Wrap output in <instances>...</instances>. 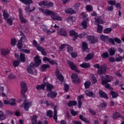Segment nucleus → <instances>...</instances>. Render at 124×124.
Masks as SVG:
<instances>
[{
    "mask_svg": "<svg viewBox=\"0 0 124 124\" xmlns=\"http://www.w3.org/2000/svg\"><path fill=\"white\" fill-rule=\"evenodd\" d=\"M39 6H44V8H49L54 6V4L52 2L48 3L47 1H42L39 3Z\"/></svg>",
    "mask_w": 124,
    "mask_h": 124,
    "instance_id": "3",
    "label": "nucleus"
},
{
    "mask_svg": "<svg viewBox=\"0 0 124 124\" xmlns=\"http://www.w3.org/2000/svg\"><path fill=\"white\" fill-rule=\"evenodd\" d=\"M32 124H37V116L33 115L31 118Z\"/></svg>",
    "mask_w": 124,
    "mask_h": 124,
    "instance_id": "22",
    "label": "nucleus"
},
{
    "mask_svg": "<svg viewBox=\"0 0 124 124\" xmlns=\"http://www.w3.org/2000/svg\"><path fill=\"white\" fill-rule=\"evenodd\" d=\"M68 46V45L64 44H62L61 45V46H60L59 48V51H62V50H63V49L64 48V47Z\"/></svg>",
    "mask_w": 124,
    "mask_h": 124,
    "instance_id": "55",
    "label": "nucleus"
},
{
    "mask_svg": "<svg viewBox=\"0 0 124 124\" xmlns=\"http://www.w3.org/2000/svg\"><path fill=\"white\" fill-rule=\"evenodd\" d=\"M70 35H71V36H75L73 40H76V39L77 38V34L76 33V32H75V31H74V30H71L70 31Z\"/></svg>",
    "mask_w": 124,
    "mask_h": 124,
    "instance_id": "25",
    "label": "nucleus"
},
{
    "mask_svg": "<svg viewBox=\"0 0 124 124\" xmlns=\"http://www.w3.org/2000/svg\"><path fill=\"white\" fill-rule=\"evenodd\" d=\"M35 66V65L33 64V63H31L30 66L28 67V68H27V70L28 73H30V74H33V72H32V68H34Z\"/></svg>",
    "mask_w": 124,
    "mask_h": 124,
    "instance_id": "11",
    "label": "nucleus"
},
{
    "mask_svg": "<svg viewBox=\"0 0 124 124\" xmlns=\"http://www.w3.org/2000/svg\"><path fill=\"white\" fill-rule=\"evenodd\" d=\"M3 16L4 19H7V18L9 17V14H8V13L6 11H3Z\"/></svg>",
    "mask_w": 124,
    "mask_h": 124,
    "instance_id": "48",
    "label": "nucleus"
},
{
    "mask_svg": "<svg viewBox=\"0 0 124 124\" xmlns=\"http://www.w3.org/2000/svg\"><path fill=\"white\" fill-rule=\"evenodd\" d=\"M108 51L109 52L110 56H114V55H115V53H116V50L115 49V48H108Z\"/></svg>",
    "mask_w": 124,
    "mask_h": 124,
    "instance_id": "32",
    "label": "nucleus"
},
{
    "mask_svg": "<svg viewBox=\"0 0 124 124\" xmlns=\"http://www.w3.org/2000/svg\"><path fill=\"white\" fill-rule=\"evenodd\" d=\"M100 38L102 41L105 42L106 43H108V41H109V39H108V37L105 36L104 35H101L100 36Z\"/></svg>",
    "mask_w": 124,
    "mask_h": 124,
    "instance_id": "23",
    "label": "nucleus"
},
{
    "mask_svg": "<svg viewBox=\"0 0 124 124\" xmlns=\"http://www.w3.org/2000/svg\"><path fill=\"white\" fill-rule=\"evenodd\" d=\"M120 117H121V114H120V113L118 112H115L113 115V119H114V120H116Z\"/></svg>",
    "mask_w": 124,
    "mask_h": 124,
    "instance_id": "45",
    "label": "nucleus"
},
{
    "mask_svg": "<svg viewBox=\"0 0 124 124\" xmlns=\"http://www.w3.org/2000/svg\"><path fill=\"white\" fill-rule=\"evenodd\" d=\"M39 10L42 13H44L46 16H50V17L54 12V11L48 9H43L42 8H39Z\"/></svg>",
    "mask_w": 124,
    "mask_h": 124,
    "instance_id": "4",
    "label": "nucleus"
},
{
    "mask_svg": "<svg viewBox=\"0 0 124 124\" xmlns=\"http://www.w3.org/2000/svg\"><path fill=\"white\" fill-rule=\"evenodd\" d=\"M111 79H112V78L111 77H109L108 75H106L105 78L104 77L102 78V85H105V88L109 89V90H111V87H110V85L107 83L111 82Z\"/></svg>",
    "mask_w": 124,
    "mask_h": 124,
    "instance_id": "1",
    "label": "nucleus"
},
{
    "mask_svg": "<svg viewBox=\"0 0 124 124\" xmlns=\"http://www.w3.org/2000/svg\"><path fill=\"white\" fill-rule=\"evenodd\" d=\"M99 93L101 97L106 98V99H108V98H109V97H108L107 94H106L104 92L102 91V90H99Z\"/></svg>",
    "mask_w": 124,
    "mask_h": 124,
    "instance_id": "17",
    "label": "nucleus"
},
{
    "mask_svg": "<svg viewBox=\"0 0 124 124\" xmlns=\"http://www.w3.org/2000/svg\"><path fill=\"white\" fill-rule=\"evenodd\" d=\"M34 60L36 63V64H34L35 66L36 67H37V66H39V64L41 63V60H40L39 56H36L34 57Z\"/></svg>",
    "mask_w": 124,
    "mask_h": 124,
    "instance_id": "15",
    "label": "nucleus"
},
{
    "mask_svg": "<svg viewBox=\"0 0 124 124\" xmlns=\"http://www.w3.org/2000/svg\"><path fill=\"white\" fill-rule=\"evenodd\" d=\"M57 92H56L55 91H53L47 94V96H48V97H51V98H55V97L57 96Z\"/></svg>",
    "mask_w": 124,
    "mask_h": 124,
    "instance_id": "18",
    "label": "nucleus"
},
{
    "mask_svg": "<svg viewBox=\"0 0 124 124\" xmlns=\"http://www.w3.org/2000/svg\"><path fill=\"white\" fill-rule=\"evenodd\" d=\"M5 115L3 114V112L2 111L0 110V121H3V120H5Z\"/></svg>",
    "mask_w": 124,
    "mask_h": 124,
    "instance_id": "40",
    "label": "nucleus"
},
{
    "mask_svg": "<svg viewBox=\"0 0 124 124\" xmlns=\"http://www.w3.org/2000/svg\"><path fill=\"white\" fill-rule=\"evenodd\" d=\"M67 52L69 53V54H71L72 51H73V48L71 47V46L68 45L67 46Z\"/></svg>",
    "mask_w": 124,
    "mask_h": 124,
    "instance_id": "46",
    "label": "nucleus"
},
{
    "mask_svg": "<svg viewBox=\"0 0 124 124\" xmlns=\"http://www.w3.org/2000/svg\"><path fill=\"white\" fill-rule=\"evenodd\" d=\"M1 54L3 56H6L8 54H9V50L8 49H1Z\"/></svg>",
    "mask_w": 124,
    "mask_h": 124,
    "instance_id": "39",
    "label": "nucleus"
},
{
    "mask_svg": "<svg viewBox=\"0 0 124 124\" xmlns=\"http://www.w3.org/2000/svg\"><path fill=\"white\" fill-rule=\"evenodd\" d=\"M19 19L21 22V23H26L27 20H26L25 18H24V16H23V14L22 13V12H19Z\"/></svg>",
    "mask_w": 124,
    "mask_h": 124,
    "instance_id": "24",
    "label": "nucleus"
},
{
    "mask_svg": "<svg viewBox=\"0 0 124 124\" xmlns=\"http://www.w3.org/2000/svg\"><path fill=\"white\" fill-rule=\"evenodd\" d=\"M110 94H111L113 98H116L118 95H119V93L116 92L111 91Z\"/></svg>",
    "mask_w": 124,
    "mask_h": 124,
    "instance_id": "42",
    "label": "nucleus"
},
{
    "mask_svg": "<svg viewBox=\"0 0 124 124\" xmlns=\"http://www.w3.org/2000/svg\"><path fill=\"white\" fill-rule=\"evenodd\" d=\"M10 105L11 106L16 105V100L14 99H10Z\"/></svg>",
    "mask_w": 124,
    "mask_h": 124,
    "instance_id": "47",
    "label": "nucleus"
},
{
    "mask_svg": "<svg viewBox=\"0 0 124 124\" xmlns=\"http://www.w3.org/2000/svg\"><path fill=\"white\" fill-rule=\"evenodd\" d=\"M87 39L91 42V44H94V43H96L97 42V39L94 38L93 36H88Z\"/></svg>",
    "mask_w": 124,
    "mask_h": 124,
    "instance_id": "13",
    "label": "nucleus"
},
{
    "mask_svg": "<svg viewBox=\"0 0 124 124\" xmlns=\"http://www.w3.org/2000/svg\"><path fill=\"white\" fill-rule=\"evenodd\" d=\"M19 62L17 61H14L13 62V66L14 67H17V66H19Z\"/></svg>",
    "mask_w": 124,
    "mask_h": 124,
    "instance_id": "57",
    "label": "nucleus"
},
{
    "mask_svg": "<svg viewBox=\"0 0 124 124\" xmlns=\"http://www.w3.org/2000/svg\"><path fill=\"white\" fill-rule=\"evenodd\" d=\"M54 114L53 116V119L55 122H57V121H58V115L57 114L58 113V111H57V106H55L54 107Z\"/></svg>",
    "mask_w": 124,
    "mask_h": 124,
    "instance_id": "20",
    "label": "nucleus"
},
{
    "mask_svg": "<svg viewBox=\"0 0 124 124\" xmlns=\"http://www.w3.org/2000/svg\"><path fill=\"white\" fill-rule=\"evenodd\" d=\"M80 66L82 68H89V67L91 66V65L89 63H84L81 64L80 65Z\"/></svg>",
    "mask_w": 124,
    "mask_h": 124,
    "instance_id": "34",
    "label": "nucleus"
},
{
    "mask_svg": "<svg viewBox=\"0 0 124 124\" xmlns=\"http://www.w3.org/2000/svg\"><path fill=\"white\" fill-rule=\"evenodd\" d=\"M46 116L49 117V118H52V117H53V111L51 110L47 111L46 112Z\"/></svg>",
    "mask_w": 124,
    "mask_h": 124,
    "instance_id": "49",
    "label": "nucleus"
},
{
    "mask_svg": "<svg viewBox=\"0 0 124 124\" xmlns=\"http://www.w3.org/2000/svg\"><path fill=\"white\" fill-rule=\"evenodd\" d=\"M7 23L8 25H9V26H12L13 23V19L12 18H8Z\"/></svg>",
    "mask_w": 124,
    "mask_h": 124,
    "instance_id": "51",
    "label": "nucleus"
},
{
    "mask_svg": "<svg viewBox=\"0 0 124 124\" xmlns=\"http://www.w3.org/2000/svg\"><path fill=\"white\" fill-rule=\"evenodd\" d=\"M25 9L26 11H27L28 12H31L32 11H33L34 9H35V7H33V9L32 10H31V8L30 7V6L26 7Z\"/></svg>",
    "mask_w": 124,
    "mask_h": 124,
    "instance_id": "58",
    "label": "nucleus"
},
{
    "mask_svg": "<svg viewBox=\"0 0 124 124\" xmlns=\"http://www.w3.org/2000/svg\"><path fill=\"white\" fill-rule=\"evenodd\" d=\"M20 1L24 3L25 4H30V3H32V0H19Z\"/></svg>",
    "mask_w": 124,
    "mask_h": 124,
    "instance_id": "41",
    "label": "nucleus"
},
{
    "mask_svg": "<svg viewBox=\"0 0 124 124\" xmlns=\"http://www.w3.org/2000/svg\"><path fill=\"white\" fill-rule=\"evenodd\" d=\"M67 63H68L69 65H70L71 69L72 70H75L76 72H78V73H79L80 71L77 69V67L75 64L73 63L72 62H70L69 61H67Z\"/></svg>",
    "mask_w": 124,
    "mask_h": 124,
    "instance_id": "8",
    "label": "nucleus"
},
{
    "mask_svg": "<svg viewBox=\"0 0 124 124\" xmlns=\"http://www.w3.org/2000/svg\"><path fill=\"white\" fill-rule=\"evenodd\" d=\"M57 33L59 35H62V36H66V35L67 34V33H66V31L62 28L57 29Z\"/></svg>",
    "mask_w": 124,
    "mask_h": 124,
    "instance_id": "10",
    "label": "nucleus"
},
{
    "mask_svg": "<svg viewBox=\"0 0 124 124\" xmlns=\"http://www.w3.org/2000/svg\"><path fill=\"white\" fill-rule=\"evenodd\" d=\"M22 42L21 41H18V43L17 44V46L18 48V49H20V50L21 51V49H22Z\"/></svg>",
    "mask_w": 124,
    "mask_h": 124,
    "instance_id": "56",
    "label": "nucleus"
},
{
    "mask_svg": "<svg viewBox=\"0 0 124 124\" xmlns=\"http://www.w3.org/2000/svg\"><path fill=\"white\" fill-rule=\"evenodd\" d=\"M50 68L49 64H43L41 66V70L42 71H45L47 68Z\"/></svg>",
    "mask_w": 124,
    "mask_h": 124,
    "instance_id": "31",
    "label": "nucleus"
},
{
    "mask_svg": "<svg viewBox=\"0 0 124 124\" xmlns=\"http://www.w3.org/2000/svg\"><path fill=\"white\" fill-rule=\"evenodd\" d=\"M38 51L41 52V53L42 54V55H43V56L47 55V52L45 51V48H44L41 46V48H40V49H38Z\"/></svg>",
    "mask_w": 124,
    "mask_h": 124,
    "instance_id": "38",
    "label": "nucleus"
},
{
    "mask_svg": "<svg viewBox=\"0 0 124 124\" xmlns=\"http://www.w3.org/2000/svg\"><path fill=\"white\" fill-rule=\"evenodd\" d=\"M55 75L56 76H57L58 79L60 80L61 82H62V81H63L64 78H63V76L60 73V71L57 70L55 72Z\"/></svg>",
    "mask_w": 124,
    "mask_h": 124,
    "instance_id": "12",
    "label": "nucleus"
},
{
    "mask_svg": "<svg viewBox=\"0 0 124 124\" xmlns=\"http://www.w3.org/2000/svg\"><path fill=\"white\" fill-rule=\"evenodd\" d=\"M21 35H22L19 41H21V42H25L26 41V36L24 35V33H21Z\"/></svg>",
    "mask_w": 124,
    "mask_h": 124,
    "instance_id": "54",
    "label": "nucleus"
},
{
    "mask_svg": "<svg viewBox=\"0 0 124 124\" xmlns=\"http://www.w3.org/2000/svg\"><path fill=\"white\" fill-rule=\"evenodd\" d=\"M94 67H96L97 69V74H99V75H101L106 72V70L107 69V67L106 65H103L101 67L99 65V64H96L93 65Z\"/></svg>",
    "mask_w": 124,
    "mask_h": 124,
    "instance_id": "2",
    "label": "nucleus"
},
{
    "mask_svg": "<svg viewBox=\"0 0 124 124\" xmlns=\"http://www.w3.org/2000/svg\"><path fill=\"white\" fill-rule=\"evenodd\" d=\"M33 45L36 47L37 50L41 49V46H39V44L37 43V42L35 40L33 41Z\"/></svg>",
    "mask_w": 124,
    "mask_h": 124,
    "instance_id": "33",
    "label": "nucleus"
},
{
    "mask_svg": "<svg viewBox=\"0 0 124 124\" xmlns=\"http://www.w3.org/2000/svg\"><path fill=\"white\" fill-rule=\"evenodd\" d=\"M21 94H25L27 91H28V87H27V84L24 81L21 82Z\"/></svg>",
    "mask_w": 124,
    "mask_h": 124,
    "instance_id": "6",
    "label": "nucleus"
},
{
    "mask_svg": "<svg viewBox=\"0 0 124 124\" xmlns=\"http://www.w3.org/2000/svg\"><path fill=\"white\" fill-rule=\"evenodd\" d=\"M36 89L39 91L45 89V84L37 85Z\"/></svg>",
    "mask_w": 124,
    "mask_h": 124,
    "instance_id": "36",
    "label": "nucleus"
},
{
    "mask_svg": "<svg viewBox=\"0 0 124 124\" xmlns=\"http://www.w3.org/2000/svg\"><path fill=\"white\" fill-rule=\"evenodd\" d=\"M50 17L51 19H52V20H54V21H62V18L58 15V14L56 13L55 12L52 13Z\"/></svg>",
    "mask_w": 124,
    "mask_h": 124,
    "instance_id": "7",
    "label": "nucleus"
},
{
    "mask_svg": "<svg viewBox=\"0 0 124 124\" xmlns=\"http://www.w3.org/2000/svg\"><path fill=\"white\" fill-rule=\"evenodd\" d=\"M72 80V82L74 84H79L80 83V78L78 77V75L77 74L73 73L71 76Z\"/></svg>",
    "mask_w": 124,
    "mask_h": 124,
    "instance_id": "5",
    "label": "nucleus"
},
{
    "mask_svg": "<svg viewBox=\"0 0 124 124\" xmlns=\"http://www.w3.org/2000/svg\"><path fill=\"white\" fill-rule=\"evenodd\" d=\"M101 57L103 58V59H107L109 57V54L108 52H104L101 54Z\"/></svg>",
    "mask_w": 124,
    "mask_h": 124,
    "instance_id": "53",
    "label": "nucleus"
},
{
    "mask_svg": "<svg viewBox=\"0 0 124 124\" xmlns=\"http://www.w3.org/2000/svg\"><path fill=\"white\" fill-rule=\"evenodd\" d=\"M64 91L66 93H67L68 92V90H69V85L68 84H64Z\"/></svg>",
    "mask_w": 124,
    "mask_h": 124,
    "instance_id": "59",
    "label": "nucleus"
},
{
    "mask_svg": "<svg viewBox=\"0 0 124 124\" xmlns=\"http://www.w3.org/2000/svg\"><path fill=\"white\" fill-rule=\"evenodd\" d=\"M65 12L67 14H75V13H76V11L75 10L70 8L65 10Z\"/></svg>",
    "mask_w": 124,
    "mask_h": 124,
    "instance_id": "27",
    "label": "nucleus"
},
{
    "mask_svg": "<svg viewBox=\"0 0 124 124\" xmlns=\"http://www.w3.org/2000/svg\"><path fill=\"white\" fill-rule=\"evenodd\" d=\"M68 106L69 107H71V106H75V105H77V102L75 101H70L67 103Z\"/></svg>",
    "mask_w": 124,
    "mask_h": 124,
    "instance_id": "29",
    "label": "nucleus"
},
{
    "mask_svg": "<svg viewBox=\"0 0 124 124\" xmlns=\"http://www.w3.org/2000/svg\"><path fill=\"white\" fill-rule=\"evenodd\" d=\"M103 31V27L101 26L99 24H97V32H98V33H101L102 32V31Z\"/></svg>",
    "mask_w": 124,
    "mask_h": 124,
    "instance_id": "37",
    "label": "nucleus"
},
{
    "mask_svg": "<svg viewBox=\"0 0 124 124\" xmlns=\"http://www.w3.org/2000/svg\"><path fill=\"white\" fill-rule=\"evenodd\" d=\"M112 31V28H106L104 30V33H110Z\"/></svg>",
    "mask_w": 124,
    "mask_h": 124,
    "instance_id": "52",
    "label": "nucleus"
},
{
    "mask_svg": "<svg viewBox=\"0 0 124 124\" xmlns=\"http://www.w3.org/2000/svg\"><path fill=\"white\" fill-rule=\"evenodd\" d=\"M85 93L87 96H89V97H95V94L93 93V92L86 90L85 91Z\"/></svg>",
    "mask_w": 124,
    "mask_h": 124,
    "instance_id": "16",
    "label": "nucleus"
},
{
    "mask_svg": "<svg viewBox=\"0 0 124 124\" xmlns=\"http://www.w3.org/2000/svg\"><path fill=\"white\" fill-rule=\"evenodd\" d=\"M45 86H46V91L50 92L52 91V89H54V86L52 84L49 83L45 84Z\"/></svg>",
    "mask_w": 124,
    "mask_h": 124,
    "instance_id": "28",
    "label": "nucleus"
},
{
    "mask_svg": "<svg viewBox=\"0 0 124 124\" xmlns=\"http://www.w3.org/2000/svg\"><path fill=\"white\" fill-rule=\"evenodd\" d=\"M82 50L83 52H88L89 48L88 47V44L86 43V42L82 43Z\"/></svg>",
    "mask_w": 124,
    "mask_h": 124,
    "instance_id": "21",
    "label": "nucleus"
},
{
    "mask_svg": "<svg viewBox=\"0 0 124 124\" xmlns=\"http://www.w3.org/2000/svg\"><path fill=\"white\" fill-rule=\"evenodd\" d=\"M85 8H86V10H87V11H89V12H92V11H93V6H92L90 5H86Z\"/></svg>",
    "mask_w": 124,
    "mask_h": 124,
    "instance_id": "43",
    "label": "nucleus"
},
{
    "mask_svg": "<svg viewBox=\"0 0 124 124\" xmlns=\"http://www.w3.org/2000/svg\"><path fill=\"white\" fill-rule=\"evenodd\" d=\"M43 31L45 32H46L47 34H51V33H53V32H55L56 31V30H53V31H51L49 30H48L46 28L43 29Z\"/></svg>",
    "mask_w": 124,
    "mask_h": 124,
    "instance_id": "35",
    "label": "nucleus"
},
{
    "mask_svg": "<svg viewBox=\"0 0 124 124\" xmlns=\"http://www.w3.org/2000/svg\"><path fill=\"white\" fill-rule=\"evenodd\" d=\"M71 114L72 115V116H77V115L78 114V112L75 111L73 109H72L71 110Z\"/></svg>",
    "mask_w": 124,
    "mask_h": 124,
    "instance_id": "61",
    "label": "nucleus"
},
{
    "mask_svg": "<svg viewBox=\"0 0 124 124\" xmlns=\"http://www.w3.org/2000/svg\"><path fill=\"white\" fill-rule=\"evenodd\" d=\"M92 78L93 84H95V83L97 82V80H96V78L92 76Z\"/></svg>",
    "mask_w": 124,
    "mask_h": 124,
    "instance_id": "64",
    "label": "nucleus"
},
{
    "mask_svg": "<svg viewBox=\"0 0 124 124\" xmlns=\"http://www.w3.org/2000/svg\"><path fill=\"white\" fill-rule=\"evenodd\" d=\"M20 60L21 62H26V58L25 57V54L23 53L20 54Z\"/></svg>",
    "mask_w": 124,
    "mask_h": 124,
    "instance_id": "44",
    "label": "nucleus"
},
{
    "mask_svg": "<svg viewBox=\"0 0 124 124\" xmlns=\"http://www.w3.org/2000/svg\"><path fill=\"white\" fill-rule=\"evenodd\" d=\"M93 57L94 55L93 54H89L85 58L86 62H88V61H90L92 59H93Z\"/></svg>",
    "mask_w": 124,
    "mask_h": 124,
    "instance_id": "26",
    "label": "nucleus"
},
{
    "mask_svg": "<svg viewBox=\"0 0 124 124\" xmlns=\"http://www.w3.org/2000/svg\"><path fill=\"white\" fill-rule=\"evenodd\" d=\"M32 105V104L31 102L28 103H24L23 105L21 106V108H24L25 111H29V109L31 106Z\"/></svg>",
    "mask_w": 124,
    "mask_h": 124,
    "instance_id": "9",
    "label": "nucleus"
},
{
    "mask_svg": "<svg viewBox=\"0 0 124 124\" xmlns=\"http://www.w3.org/2000/svg\"><path fill=\"white\" fill-rule=\"evenodd\" d=\"M8 78L9 79H15V78H16V76L12 74H11L8 75Z\"/></svg>",
    "mask_w": 124,
    "mask_h": 124,
    "instance_id": "62",
    "label": "nucleus"
},
{
    "mask_svg": "<svg viewBox=\"0 0 124 124\" xmlns=\"http://www.w3.org/2000/svg\"><path fill=\"white\" fill-rule=\"evenodd\" d=\"M16 39H12L11 40V44L12 46H15V45H16Z\"/></svg>",
    "mask_w": 124,
    "mask_h": 124,
    "instance_id": "60",
    "label": "nucleus"
},
{
    "mask_svg": "<svg viewBox=\"0 0 124 124\" xmlns=\"http://www.w3.org/2000/svg\"><path fill=\"white\" fill-rule=\"evenodd\" d=\"M95 21L98 24H103V20L101 19V16L95 17Z\"/></svg>",
    "mask_w": 124,
    "mask_h": 124,
    "instance_id": "30",
    "label": "nucleus"
},
{
    "mask_svg": "<svg viewBox=\"0 0 124 124\" xmlns=\"http://www.w3.org/2000/svg\"><path fill=\"white\" fill-rule=\"evenodd\" d=\"M108 4H110V5H115V4H116V1L109 0L108 1Z\"/></svg>",
    "mask_w": 124,
    "mask_h": 124,
    "instance_id": "63",
    "label": "nucleus"
},
{
    "mask_svg": "<svg viewBox=\"0 0 124 124\" xmlns=\"http://www.w3.org/2000/svg\"><path fill=\"white\" fill-rule=\"evenodd\" d=\"M89 18H86L85 20H84L81 23V26L83 27L84 29H87L88 27V23H89Z\"/></svg>",
    "mask_w": 124,
    "mask_h": 124,
    "instance_id": "19",
    "label": "nucleus"
},
{
    "mask_svg": "<svg viewBox=\"0 0 124 124\" xmlns=\"http://www.w3.org/2000/svg\"><path fill=\"white\" fill-rule=\"evenodd\" d=\"M43 61L44 62H49L50 64H58V63H57V62L55 61V60H51L50 59L48 58L47 57L44 58Z\"/></svg>",
    "mask_w": 124,
    "mask_h": 124,
    "instance_id": "14",
    "label": "nucleus"
},
{
    "mask_svg": "<svg viewBox=\"0 0 124 124\" xmlns=\"http://www.w3.org/2000/svg\"><path fill=\"white\" fill-rule=\"evenodd\" d=\"M84 85L85 89H89V88H90V86H91V82L89 80L86 81L84 83Z\"/></svg>",
    "mask_w": 124,
    "mask_h": 124,
    "instance_id": "50",
    "label": "nucleus"
}]
</instances>
